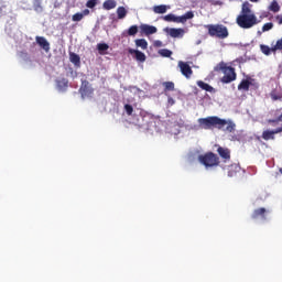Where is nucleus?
I'll list each match as a JSON object with an SVG mask.
<instances>
[{"label": "nucleus", "mask_w": 282, "mask_h": 282, "mask_svg": "<svg viewBox=\"0 0 282 282\" xmlns=\"http://www.w3.org/2000/svg\"><path fill=\"white\" fill-rule=\"evenodd\" d=\"M274 135H276L275 132H274V130H264V131L262 132V139L265 140V141H268V140H274V139H275Z\"/></svg>", "instance_id": "obj_20"}, {"label": "nucleus", "mask_w": 282, "mask_h": 282, "mask_svg": "<svg viewBox=\"0 0 282 282\" xmlns=\"http://www.w3.org/2000/svg\"><path fill=\"white\" fill-rule=\"evenodd\" d=\"M236 23L243 30H250V28H253V25H257L259 22L254 14H239L236 19Z\"/></svg>", "instance_id": "obj_4"}, {"label": "nucleus", "mask_w": 282, "mask_h": 282, "mask_svg": "<svg viewBox=\"0 0 282 282\" xmlns=\"http://www.w3.org/2000/svg\"><path fill=\"white\" fill-rule=\"evenodd\" d=\"M97 50H98L99 54H104L102 52H107V50H109V44L99 43V44H97Z\"/></svg>", "instance_id": "obj_32"}, {"label": "nucleus", "mask_w": 282, "mask_h": 282, "mask_svg": "<svg viewBox=\"0 0 282 282\" xmlns=\"http://www.w3.org/2000/svg\"><path fill=\"white\" fill-rule=\"evenodd\" d=\"M138 34V25H132L128 29L127 35L128 36H135Z\"/></svg>", "instance_id": "obj_33"}, {"label": "nucleus", "mask_w": 282, "mask_h": 282, "mask_svg": "<svg viewBox=\"0 0 282 282\" xmlns=\"http://www.w3.org/2000/svg\"><path fill=\"white\" fill-rule=\"evenodd\" d=\"M282 51V39L278 40L275 45L272 46V52Z\"/></svg>", "instance_id": "obj_38"}, {"label": "nucleus", "mask_w": 282, "mask_h": 282, "mask_svg": "<svg viewBox=\"0 0 282 282\" xmlns=\"http://www.w3.org/2000/svg\"><path fill=\"white\" fill-rule=\"evenodd\" d=\"M169 102H170L171 105H175V101L173 100V98H169Z\"/></svg>", "instance_id": "obj_46"}, {"label": "nucleus", "mask_w": 282, "mask_h": 282, "mask_svg": "<svg viewBox=\"0 0 282 282\" xmlns=\"http://www.w3.org/2000/svg\"><path fill=\"white\" fill-rule=\"evenodd\" d=\"M164 91H175V83L164 82L163 83Z\"/></svg>", "instance_id": "obj_28"}, {"label": "nucleus", "mask_w": 282, "mask_h": 282, "mask_svg": "<svg viewBox=\"0 0 282 282\" xmlns=\"http://www.w3.org/2000/svg\"><path fill=\"white\" fill-rule=\"evenodd\" d=\"M198 124L200 129H218L219 131H225V133H235V129H237V124L232 120L221 119L217 116L200 118L198 119Z\"/></svg>", "instance_id": "obj_1"}, {"label": "nucleus", "mask_w": 282, "mask_h": 282, "mask_svg": "<svg viewBox=\"0 0 282 282\" xmlns=\"http://www.w3.org/2000/svg\"><path fill=\"white\" fill-rule=\"evenodd\" d=\"M160 56H163V58H171L173 56V52L169 48H163L159 51Z\"/></svg>", "instance_id": "obj_29"}, {"label": "nucleus", "mask_w": 282, "mask_h": 282, "mask_svg": "<svg viewBox=\"0 0 282 282\" xmlns=\"http://www.w3.org/2000/svg\"><path fill=\"white\" fill-rule=\"evenodd\" d=\"M79 94L82 95V98H88L89 96L94 95V88L87 79L82 80Z\"/></svg>", "instance_id": "obj_7"}, {"label": "nucleus", "mask_w": 282, "mask_h": 282, "mask_svg": "<svg viewBox=\"0 0 282 282\" xmlns=\"http://www.w3.org/2000/svg\"><path fill=\"white\" fill-rule=\"evenodd\" d=\"M42 0H33V8L35 12H43Z\"/></svg>", "instance_id": "obj_31"}, {"label": "nucleus", "mask_w": 282, "mask_h": 282, "mask_svg": "<svg viewBox=\"0 0 282 282\" xmlns=\"http://www.w3.org/2000/svg\"><path fill=\"white\" fill-rule=\"evenodd\" d=\"M268 122H269V124H276V123H279V119L278 118L269 119Z\"/></svg>", "instance_id": "obj_41"}, {"label": "nucleus", "mask_w": 282, "mask_h": 282, "mask_svg": "<svg viewBox=\"0 0 282 282\" xmlns=\"http://www.w3.org/2000/svg\"><path fill=\"white\" fill-rule=\"evenodd\" d=\"M69 61L75 67H80V55L69 52Z\"/></svg>", "instance_id": "obj_17"}, {"label": "nucleus", "mask_w": 282, "mask_h": 282, "mask_svg": "<svg viewBox=\"0 0 282 282\" xmlns=\"http://www.w3.org/2000/svg\"><path fill=\"white\" fill-rule=\"evenodd\" d=\"M251 3H257L259 0H250Z\"/></svg>", "instance_id": "obj_48"}, {"label": "nucleus", "mask_w": 282, "mask_h": 282, "mask_svg": "<svg viewBox=\"0 0 282 282\" xmlns=\"http://www.w3.org/2000/svg\"><path fill=\"white\" fill-rule=\"evenodd\" d=\"M127 14H128V11H127V9L124 8V7H118L117 8V17H118V19H124L126 17H127Z\"/></svg>", "instance_id": "obj_27"}, {"label": "nucleus", "mask_w": 282, "mask_h": 282, "mask_svg": "<svg viewBox=\"0 0 282 282\" xmlns=\"http://www.w3.org/2000/svg\"><path fill=\"white\" fill-rule=\"evenodd\" d=\"M270 98H271V100H273V101L279 100L280 102H282V93H279V91H276L275 89H273V90L270 93Z\"/></svg>", "instance_id": "obj_25"}, {"label": "nucleus", "mask_w": 282, "mask_h": 282, "mask_svg": "<svg viewBox=\"0 0 282 282\" xmlns=\"http://www.w3.org/2000/svg\"><path fill=\"white\" fill-rule=\"evenodd\" d=\"M140 30H141V34H145V36H151V34L158 33V28L149 24H141Z\"/></svg>", "instance_id": "obj_11"}, {"label": "nucleus", "mask_w": 282, "mask_h": 282, "mask_svg": "<svg viewBox=\"0 0 282 282\" xmlns=\"http://www.w3.org/2000/svg\"><path fill=\"white\" fill-rule=\"evenodd\" d=\"M193 17H195V13H193V11H188L181 17H176L173 13H169L167 15L163 17V21H166L167 23H186V21L188 19H193Z\"/></svg>", "instance_id": "obj_6"}, {"label": "nucleus", "mask_w": 282, "mask_h": 282, "mask_svg": "<svg viewBox=\"0 0 282 282\" xmlns=\"http://www.w3.org/2000/svg\"><path fill=\"white\" fill-rule=\"evenodd\" d=\"M215 70L223 72L224 76L221 77L220 83H224L225 85L237 80V73L235 72V68L232 66L226 65L224 62H220L215 67Z\"/></svg>", "instance_id": "obj_3"}, {"label": "nucleus", "mask_w": 282, "mask_h": 282, "mask_svg": "<svg viewBox=\"0 0 282 282\" xmlns=\"http://www.w3.org/2000/svg\"><path fill=\"white\" fill-rule=\"evenodd\" d=\"M205 30H207V34L212 36V39H219L224 41L230 36L228 26L224 24H207L205 25Z\"/></svg>", "instance_id": "obj_2"}, {"label": "nucleus", "mask_w": 282, "mask_h": 282, "mask_svg": "<svg viewBox=\"0 0 282 282\" xmlns=\"http://www.w3.org/2000/svg\"><path fill=\"white\" fill-rule=\"evenodd\" d=\"M82 14H84V17H88V14H89V9H85V10L82 12Z\"/></svg>", "instance_id": "obj_45"}, {"label": "nucleus", "mask_w": 282, "mask_h": 282, "mask_svg": "<svg viewBox=\"0 0 282 282\" xmlns=\"http://www.w3.org/2000/svg\"><path fill=\"white\" fill-rule=\"evenodd\" d=\"M265 213H268V209L265 207L257 208L251 214V219H265Z\"/></svg>", "instance_id": "obj_13"}, {"label": "nucleus", "mask_w": 282, "mask_h": 282, "mask_svg": "<svg viewBox=\"0 0 282 282\" xmlns=\"http://www.w3.org/2000/svg\"><path fill=\"white\" fill-rule=\"evenodd\" d=\"M154 45L155 47H162V41H155Z\"/></svg>", "instance_id": "obj_43"}, {"label": "nucleus", "mask_w": 282, "mask_h": 282, "mask_svg": "<svg viewBox=\"0 0 282 282\" xmlns=\"http://www.w3.org/2000/svg\"><path fill=\"white\" fill-rule=\"evenodd\" d=\"M239 91H250V80L249 79H242L240 84L238 85Z\"/></svg>", "instance_id": "obj_18"}, {"label": "nucleus", "mask_w": 282, "mask_h": 282, "mask_svg": "<svg viewBox=\"0 0 282 282\" xmlns=\"http://www.w3.org/2000/svg\"><path fill=\"white\" fill-rule=\"evenodd\" d=\"M165 32L170 34L172 39H182L185 34L184 29L166 28Z\"/></svg>", "instance_id": "obj_10"}, {"label": "nucleus", "mask_w": 282, "mask_h": 282, "mask_svg": "<svg viewBox=\"0 0 282 282\" xmlns=\"http://www.w3.org/2000/svg\"><path fill=\"white\" fill-rule=\"evenodd\" d=\"M278 118V121L279 122H282V112H281V115L279 116V117H276Z\"/></svg>", "instance_id": "obj_47"}, {"label": "nucleus", "mask_w": 282, "mask_h": 282, "mask_svg": "<svg viewBox=\"0 0 282 282\" xmlns=\"http://www.w3.org/2000/svg\"><path fill=\"white\" fill-rule=\"evenodd\" d=\"M137 47H141V50H148L149 47V42L144 39H138L134 41Z\"/></svg>", "instance_id": "obj_22"}, {"label": "nucleus", "mask_w": 282, "mask_h": 282, "mask_svg": "<svg viewBox=\"0 0 282 282\" xmlns=\"http://www.w3.org/2000/svg\"><path fill=\"white\" fill-rule=\"evenodd\" d=\"M272 28H274V23L268 22V23L263 24L262 32H270V30H272Z\"/></svg>", "instance_id": "obj_37"}, {"label": "nucleus", "mask_w": 282, "mask_h": 282, "mask_svg": "<svg viewBox=\"0 0 282 282\" xmlns=\"http://www.w3.org/2000/svg\"><path fill=\"white\" fill-rule=\"evenodd\" d=\"M166 10H169V8L165 4L155 6L153 8L155 14H166Z\"/></svg>", "instance_id": "obj_21"}, {"label": "nucleus", "mask_w": 282, "mask_h": 282, "mask_svg": "<svg viewBox=\"0 0 282 282\" xmlns=\"http://www.w3.org/2000/svg\"><path fill=\"white\" fill-rule=\"evenodd\" d=\"M128 54H131V56H133V58H135L138 63H144L147 61V55L142 51L129 48Z\"/></svg>", "instance_id": "obj_9"}, {"label": "nucleus", "mask_w": 282, "mask_h": 282, "mask_svg": "<svg viewBox=\"0 0 282 282\" xmlns=\"http://www.w3.org/2000/svg\"><path fill=\"white\" fill-rule=\"evenodd\" d=\"M56 85L59 91H66L69 85V82L66 78H61L56 80Z\"/></svg>", "instance_id": "obj_16"}, {"label": "nucleus", "mask_w": 282, "mask_h": 282, "mask_svg": "<svg viewBox=\"0 0 282 282\" xmlns=\"http://www.w3.org/2000/svg\"><path fill=\"white\" fill-rule=\"evenodd\" d=\"M239 165L237 164H232L229 166V170H228V176L229 177H235V175H237V173H239Z\"/></svg>", "instance_id": "obj_23"}, {"label": "nucleus", "mask_w": 282, "mask_h": 282, "mask_svg": "<svg viewBox=\"0 0 282 282\" xmlns=\"http://www.w3.org/2000/svg\"><path fill=\"white\" fill-rule=\"evenodd\" d=\"M95 6H98V0H88L86 2V8L94 9Z\"/></svg>", "instance_id": "obj_39"}, {"label": "nucleus", "mask_w": 282, "mask_h": 282, "mask_svg": "<svg viewBox=\"0 0 282 282\" xmlns=\"http://www.w3.org/2000/svg\"><path fill=\"white\" fill-rule=\"evenodd\" d=\"M276 21L279 25H282V15H276Z\"/></svg>", "instance_id": "obj_42"}, {"label": "nucleus", "mask_w": 282, "mask_h": 282, "mask_svg": "<svg viewBox=\"0 0 282 282\" xmlns=\"http://www.w3.org/2000/svg\"><path fill=\"white\" fill-rule=\"evenodd\" d=\"M198 162H200L205 169H214V166H219V156L213 152H207L198 156Z\"/></svg>", "instance_id": "obj_5"}, {"label": "nucleus", "mask_w": 282, "mask_h": 282, "mask_svg": "<svg viewBox=\"0 0 282 282\" xmlns=\"http://www.w3.org/2000/svg\"><path fill=\"white\" fill-rule=\"evenodd\" d=\"M35 41L37 45H40L42 50H44V52H50V42H47V39L43 36H36Z\"/></svg>", "instance_id": "obj_14"}, {"label": "nucleus", "mask_w": 282, "mask_h": 282, "mask_svg": "<svg viewBox=\"0 0 282 282\" xmlns=\"http://www.w3.org/2000/svg\"><path fill=\"white\" fill-rule=\"evenodd\" d=\"M273 132H274L275 134H276V133H282V127L274 129Z\"/></svg>", "instance_id": "obj_44"}, {"label": "nucleus", "mask_w": 282, "mask_h": 282, "mask_svg": "<svg viewBox=\"0 0 282 282\" xmlns=\"http://www.w3.org/2000/svg\"><path fill=\"white\" fill-rule=\"evenodd\" d=\"M207 3H210V6H223L224 2L219 0H207Z\"/></svg>", "instance_id": "obj_40"}, {"label": "nucleus", "mask_w": 282, "mask_h": 282, "mask_svg": "<svg viewBox=\"0 0 282 282\" xmlns=\"http://www.w3.org/2000/svg\"><path fill=\"white\" fill-rule=\"evenodd\" d=\"M123 109H124L127 116H133V106L126 104L123 106Z\"/></svg>", "instance_id": "obj_36"}, {"label": "nucleus", "mask_w": 282, "mask_h": 282, "mask_svg": "<svg viewBox=\"0 0 282 282\" xmlns=\"http://www.w3.org/2000/svg\"><path fill=\"white\" fill-rule=\"evenodd\" d=\"M269 10H270V12H274V13L280 12L281 6H279V2H276V0H273L271 2V4L269 6Z\"/></svg>", "instance_id": "obj_26"}, {"label": "nucleus", "mask_w": 282, "mask_h": 282, "mask_svg": "<svg viewBox=\"0 0 282 282\" xmlns=\"http://www.w3.org/2000/svg\"><path fill=\"white\" fill-rule=\"evenodd\" d=\"M260 50H261L262 54H264V56H270V54H272V47H270L265 44H261Z\"/></svg>", "instance_id": "obj_30"}, {"label": "nucleus", "mask_w": 282, "mask_h": 282, "mask_svg": "<svg viewBox=\"0 0 282 282\" xmlns=\"http://www.w3.org/2000/svg\"><path fill=\"white\" fill-rule=\"evenodd\" d=\"M240 14H254L250 9V2L246 1L242 3L241 13Z\"/></svg>", "instance_id": "obj_24"}, {"label": "nucleus", "mask_w": 282, "mask_h": 282, "mask_svg": "<svg viewBox=\"0 0 282 282\" xmlns=\"http://www.w3.org/2000/svg\"><path fill=\"white\" fill-rule=\"evenodd\" d=\"M83 19H85V18L82 12H77V13L73 14V17H72V21H74V22L83 21Z\"/></svg>", "instance_id": "obj_35"}, {"label": "nucleus", "mask_w": 282, "mask_h": 282, "mask_svg": "<svg viewBox=\"0 0 282 282\" xmlns=\"http://www.w3.org/2000/svg\"><path fill=\"white\" fill-rule=\"evenodd\" d=\"M249 87H251V89L257 91V89H259V84L257 83V80L254 78L249 77Z\"/></svg>", "instance_id": "obj_34"}, {"label": "nucleus", "mask_w": 282, "mask_h": 282, "mask_svg": "<svg viewBox=\"0 0 282 282\" xmlns=\"http://www.w3.org/2000/svg\"><path fill=\"white\" fill-rule=\"evenodd\" d=\"M217 153L224 162H230V150L228 148L218 147Z\"/></svg>", "instance_id": "obj_12"}, {"label": "nucleus", "mask_w": 282, "mask_h": 282, "mask_svg": "<svg viewBox=\"0 0 282 282\" xmlns=\"http://www.w3.org/2000/svg\"><path fill=\"white\" fill-rule=\"evenodd\" d=\"M116 6H118V2H116V0H106L102 3L104 10H113Z\"/></svg>", "instance_id": "obj_19"}, {"label": "nucleus", "mask_w": 282, "mask_h": 282, "mask_svg": "<svg viewBox=\"0 0 282 282\" xmlns=\"http://www.w3.org/2000/svg\"><path fill=\"white\" fill-rule=\"evenodd\" d=\"M196 85L203 89L204 91H208L209 94H215L217 90L210 86L209 84L204 83L203 80L196 82Z\"/></svg>", "instance_id": "obj_15"}, {"label": "nucleus", "mask_w": 282, "mask_h": 282, "mask_svg": "<svg viewBox=\"0 0 282 282\" xmlns=\"http://www.w3.org/2000/svg\"><path fill=\"white\" fill-rule=\"evenodd\" d=\"M178 67L181 69V74L185 76V78H191L193 76V68L186 62H178Z\"/></svg>", "instance_id": "obj_8"}]
</instances>
